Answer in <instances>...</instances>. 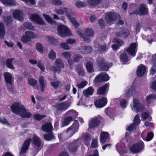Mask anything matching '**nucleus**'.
Here are the masks:
<instances>
[{
	"mask_svg": "<svg viewBox=\"0 0 156 156\" xmlns=\"http://www.w3.org/2000/svg\"><path fill=\"white\" fill-rule=\"evenodd\" d=\"M144 147V144L143 141H141L133 144L129 147V149L130 151L133 153L138 154L142 152Z\"/></svg>",
	"mask_w": 156,
	"mask_h": 156,
	"instance_id": "f257e3e1",
	"label": "nucleus"
},
{
	"mask_svg": "<svg viewBox=\"0 0 156 156\" xmlns=\"http://www.w3.org/2000/svg\"><path fill=\"white\" fill-rule=\"evenodd\" d=\"M131 108L133 111L136 112H142L144 109V105L140 103L137 98H135L133 100Z\"/></svg>",
	"mask_w": 156,
	"mask_h": 156,
	"instance_id": "f03ea898",
	"label": "nucleus"
},
{
	"mask_svg": "<svg viewBox=\"0 0 156 156\" xmlns=\"http://www.w3.org/2000/svg\"><path fill=\"white\" fill-rule=\"evenodd\" d=\"M101 120V116L99 115L92 118L89 122V128L94 129L97 127L100 124Z\"/></svg>",
	"mask_w": 156,
	"mask_h": 156,
	"instance_id": "7ed1b4c3",
	"label": "nucleus"
},
{
	"mask_svg": "<svg viewBox=\"0 0 156 156\" xmlns=\"http://www.w3.org/2000/svg\"><path fill=\"white\" fill-rule=\"evenodd\" d=\"M57 30L58 35L62 37L71 35L70 30L63 25L58 26Z\"/></svg>",
	"mask_w": 156,
	"mask_h": 156,
	"instance_id": "20e7f679",
	"label": "nucleus"
},
{
	"mask_svg": "<svg viewBox=\"0 0 156 156\" xmlns=\"http://www.w3.org/2000/svg\"><path fill=\"white\" fill-rule=\"evenodd\" d=\"M24 108L20 103L16 102L12 106L11 109L14 113L20 115L24 111Z\"/></svg>",
	"mask_w": 156,
	"mask_h": 156,
	"instance_id": "39448f33",
	"label": "nucleus"
},
{
	"mask_svg": "<svg viewBox=\"0 0 156 156\" xmlns=\"http://www.w3.org/2000/svg\"><path fill=\"white\" fill-rule=\"evenodd\" d=\"M36 37V35L34 33L31 31H28L25 32V35L21 37V40L23 43H26L30 41L32 38H34Z\"/></svg>",
	"mask_w": 156,
	"mask_h": 156,
	"instance_id": "423d86ee",
	"label": "nucleus"
},
{
	"mask_svg": "<svg viewBox=\"0 0 156 156\" xmlns=\"http://www.w3.org/2000/svg\"><path fill=\"white\" fill-rule=\"evenodd\" d=\"M118 17L120 18V15L115 12H108L106 13L105 19L108 24H110L117 20Z\"/></svg>",
	"mask_w": 156,
	"mask_h": 156,
	"instance_id": "0eeeda50",
	"label": "nucleus"
},
{
	"mask_svg": "<svg viewBox=\"0 0 156 156\" xmlns=\"http://www.w3.org/2000/svg\"><path fill=\"white\" fill-rule=\"evenodd\" d=\"M109 77L106 73H101L97 75L94 80V83L105 82L108 80Z\"/></svg>",
	"mask_w": 156,
	"mask_h": 156,
	"instance_id": "6e6552de",
	"label": "nucleus"
},
{
	"mask_svg": "<svg viewBox=\"0 0 156 156\" xmlns=\"http://www.w3.org/2000/svg\"><path fill=\"white\" fill-rule=\"evenodd\" d=\"M31 141V138L27 139L23 144L20 153V156H25L26 153L29 148L30 143Z\"/></svg>",
	"mask_w": 156,
	"mask_h": 156,
	"instance_id": "1a4fd4ad",
	"label": "nucleus"
},
{
	"mask_svg": "<svg viewBox=\"0 0 156 156\" xmlns=\"http://www.w3.org/2000/svg\"><path fill=\"white\" fill-rule=\"evenodd\" d=\"M32 143L37 148L36 151L37 152H38L43 146V144L42 143L41 140L36 135H34L32 138Z\"/></svg>",
	"mask_w": 156,
	"mask_h": 156,
	"instance_id": "9d476101",
	"label": "nucleus"
},
{
	"mask_svg": "<svg viewBox=\"0 0 156 156\" xmlns=\"http://www.w3.org/2000/svg\"><path fill=\"white\" fill-rule=\"evenodd\" d=\"M137 51V44L136 43H132L130 45L129 47L128 48L126 51L130 55L134 57L136 55Z\"/></svg>",
	"mask_w": 156,
	"mask_h": 156,
	"instance_id": "9b49d317",
	"label": "nucleus"
},
{
	"mask_svg": "<svg viewBox=\"0 0 156 156\" xmlns=\"http://www.w3.org/2000/svg\"><path fill=\"white\" fill-rule=\"evenodd\" d=\"M31 21L39 25H44L45 23L40 16L37 14H32L30 16Z\"/></svg>",
	"mask_w": 156,
	"mask_h": 156,
	"instance_id": "f8f14e48",
	"label": "nucleus"
},
{
	"mask_svg": "<svg viewBox=\"0 0 156 156\" xmlns=\"http://www.w3.org/2000/svg\"><path fill=\"white\" fill-rule=\"evenodd\" d=\"M69 106L67 103H61L56 104L54 107L57 111L62 112L67 109Z\"/></svg>",
	"mask_w": 156,
	"mask_h": 156,
	"instance_id": "ddd939ff",
	"label": "nucleus"
},
{
	"mask_svg": "<svg viewBox=\"0 0 156 156\" xmlns=\"http://www.w3.org/2000/svg\"><path fill=\"white\" fill-rule=\"evenodd\" d=\"M107 103V99L105 97L97 100L95 102L94 104L96 107L101 108L105 106Z\"/></svg>",
	"mask_w": 156,
	"mask_h": 156,
	"instance_id": "4468645a",
	"label": "nucleus"
},
{
	"mask_svg": "<svg viewBox=\"0 0 156 156\" xmlns=\"http://www.w3.org/2000/svg\"><path fill=\"white\" fill-rule=\"evenodd\" d=\"M136 93V91L135 87L133 86L129 87L125 91V95L128 97L135 94Z\"/></svg>",
	"mask_w": 156,
	"mask_h": 156,
	"instance_id": "2eb2a0df",
	"label": "nucleus"
},
{
	"mask_svg": "<svg viewBox=\"0 0 156 156\" xmlns=\"http://www.w3.org/2000/svg\"><path fill=\"white\" fill-rule=\"evenodd\" d=\"M4 79L5 82L7 84L12 85L14 80L12 74L8 72L5 73L4 74Z\"/></svg>",
	"mask_w": 156,
	"mask_h": 156,
	"instance_id": "dca6fc26",
	"label": "nucleus"
},
{
	"mask_svg": "<svg viewBox=\"0 0 156 156\" xmlns=\"http://www.w3.org/2000/svg\"><path fill=\"white\" fill-rule=\"evenodd\" d=\"M114 41L115 43H116V44H112V48L115 50H117L119 47L124 44L123 41L119 39L115 38Z\"/></svg>",
	"mask_w": 156,
	"mask_h": 156,
	"instance_id": "f3484780",
	"label": "nucleus"
},
{
	"mask_svg": "<svg viewBox=\"0 0 156 156\" xmlns=\"http://www.w3.org/2000/svg\"><path fill=\"white\" fill-rule=\"evenodd\" d=\"M13 17L16 19L21 21L23 20V14L22 11L15 10L12 13Z\"/></svg>",
	"mask_w": 156,
	"mask_h": 156,
	"instance_id": "a211bd4d",
	"label": "nucleus"
},
{
	"mask_svg": "<svg viewBox=\"0 0 156 156\" xmlns=\"http://www.w3.org/2000/svg\"><path fill=\"white\" fill-rule=\"evenodd\" d=\"M146 67L142 65H141L138 67L137 74L139 77L142 76L145 74L146 71Z\"/></svg>",
	"mask_w": 156,
	"mask_h": 156,
	"instance_id": "6ab92c4d",
	"label": "nucleus"
},
{
	"mask_svg": "<svg viewBox=\"0 0 156 156\" xmlns=\"http://www.w3.org/2000/svg\"><path fill=\"white\" fill-rule=\"evenodd\" d=\"M94 92V88L92 87H90L83 90V95L86 97H88L92 95Z\"/></svg>",
	"mask_w": 156,
	"mask_h": 156,
	"instance_id": "aec40b11",
	"label": "nucleus"
},
{
	"mask_svg": "<svg viewBox=\"0 0 156 156\" xmlns=\"http://www.w3.org/2000/svg\"><path fill=\"white\" fill-rule=\"evenodd\" d=\"M109 137V134L107 132H101L100 137V140L101 143H105L106 140Z\"/></svg>",
	"mask_w": 156,
	"mask_h": 156,
	"instance_id": "412c9836",
	"label": "nucleus"
},
{
	"mask_svg": "<svg viewBox=\"0 0 156 156\" xmlns=\"http://www.w3.org/2000/svg\"><path fill=\"white\" fill-rule=\"evenodd\" d=\"M0 1L6 6H15L16 3L14 0H0Z\"/></svg>",
	"mask_w": 156,
	"mask_h": 156,
	"instance_id": "4be33fe9",
	"label": "nucleus"
},
{
	"mask_svg": "<svg viewBox=\"0 0 156 156\" xmlns=\"http://www.w3.org/2000/svg\"><path fill=\"white\" fill-rule=\"evenodd\" d=\"M79 145L77 140L69 145V150L73 152H76L78 149Z\"/></svg>",
	"mask_w": 156,
	"mask_h": 156,
	"instance_id": "5701e85b",
	"label": "nucleus"
},
{
	"mask_svg": "<svg viewBox=\"0 0 156 156\" xmlns=\"http://www.w3.org/2000/svg\"><path fill=\"white\" fill-rule=\"evenodd\" d=\"M39 81L40 84V87L41 88V91L42 92H44V90L45 86L46 85V81L44 80L42 76H41L39 77Z\"/></svg>",
	"mask_w": 156,
	"mask_h": 156,
	"instance_id": "b1692460",
	"label": "nucleus"
},
{
	"mask_svg": "<svg viewBox=\"0 0 156 156\" xmlns=\"http://www.w3.org/2000/svg\"><path fill=\"white\" fill-rule=\"evenodd\" d=\"M41 128L44 131L50 132L52 131V126L50 123H47L43 126Z\"/></svg>",
	"mask_w": 156,
	"mask_h": 156,
	"instance_id": "393cba45",
	"label": "nucleus"
},
{
	"mask_svg": "<svg viewBox=\"0 0 156 156\" xmlns=\"http://www.w3.org/2000/svg\"><path fill=\"white\" fill-rule=\"evenodd\" d=\"M66 115L69 116V117L72 118L73 120L75 119L78 116V113L77 112L74 110H71L66 113Z\"/></svg>",
	"mask_w": 156,
	"mask_h": 156,
	"instance_id": "a878e982",
	"label": "nucleus"
},
{
	"mask_svg": "<svg viewBox=\"0 0 156 156\" xmlns=\"http://www.w3.org/2000/svg\"><path fill=\"white\" fill-rule=\"evenodd\" d=\"M48 133H45L44 134V139L46 140L50 141L52 139H55V137L52 131Z\"/></svg>",
	"mask_w": 156,
	"mask_h": 156,
	"instance_id": "bb28decb",
	"label": "nucleus"
},
{
	"mask_svg": "<svg viewBox=\"0 0 156 156\" xmlns=\"http://www.w3.org/2000/svg\"><path fill=\"white\" fill-rule=\"evenodd\" d=\"M80 50L83 53H89L91 52L92 49L91 47L89 46L87 47L83 46L80 48Z\"/></svg>",
	"mask_w": 156,
	"mask_h": 156,
	"instance_id": "cd10ccee",
	"label": "nucleus"
},
{
	"mask_svg": "<svg viewBox=\"0 0 156 156\" xmlns=\"http://www.w3.org/2000/svg\"><path fill=\"white\" fill-rule=\"evenodd\" d=\"M91 136L88 133L85 134L84 136V142L85 145L88 146L90 144Z\"/></svg>",
	"mask_w": 156,
	"mask_h": 156,
	"instance_id": "c85d7f7f",
	"label": "nucleus"
},
{
	"mask_svg": "<svg viewBox=\"0 0 156 156\" xmlns=\"http://www.w3.org/2000/svg\"><path fill=\"white\" fill-rule=\"evenodd\" d=\"M108 87V85L106 84L104 86L100 87L98 90V94L99 95H103L105 94L106 90Z\"/></svg>",
	"mask_w": 156,
	"mask_h": 156,
	"instance_id": "c756f323",
	"label": "nucleus"
},
{
	"mask_svg": "<svg viewBox=\"0 0 156 156\" xmlns=\"http://www.w3.org/2000/svg\"><path fill=\"white\" fill-rule=\"evenodd\" d=\"M5 32L4 26L2 22H0V37L1 38H4Z\"/></svg>",
	"mask_w": 156,
	"mask_h": 156,
	"instance_id": "7c9ffc66",
	"label": "nucleus"
},
{
	"mask_svg": "<svg viewBox=\"0 0 156 156\" xmlns=\"http://www.w3.org/2000/svg\"><path fill=\"white\" fill-rule=\"evenodd\" d=\"M86 67L88 72L91 73L94 71L93 63L89 61L87 62L86 64Z\"/></svg>",
	"mask_w": 156,
	"mask_h": 156,
	"instance_id": "2f4dec72",
	"label": "nucleus"
},
{
	"mask_svg": "<svg viewBox=\"0 0 156 156\" xmlns=\"http://www.w3.org/2000/svg\"><path fill=\"white\" fill-rule=\"evenodd\" d=\"M112 65V64L111 63H106L105 62L100 67L102 70L107 71L111 67Z\"/></svg>",
	"mask_w": 156,
	"mask_h": 156,
	"instance_id": "473e14b6",
	"label": "nucleus"
},
{
	"mask_svg": "<svg viewBox=\"0 0 156 156\" xmlns=\"http://www.w3.org/2000/svg\"><path fill=\"white\" fill-rule=\"evenodd\" d=\"M20 115L21 117L23 118H26L30 117L32 115V114L30 112H26V110L25 108H24V111H23L22 113H21Z\"/></svg>",
	"mask_w": 156,
	"mask_h": 156,
	"instance_id": "72a5a7b5",
	"label": "nucleus"
},
{
	"mask_svg": "<svg viewBox=\"0 0 156 156\" xmlns=\"http://www.w3.org/2000/svg\"><path fill=\"white\" fill-rule=\"evenodd\" d=\"M14 59L13 58H10L6 60V65L8 68L11 69H15L14 67L12 65V61Z\"/></svg>",
	"mask_w": 156,
	"mask_h": 156,
	"instance_id": "f704fd0d",
	"label": "nucleus"
},
{
	"mask_svg": "<svg viewBox=\"0 0 156 156\" xmlns=\"http://www.w3.org/2000/svg\"><path fill=\"white\" fill-rule=\"evenodd\" d=\"M50 83L51 85L55 89L58 88L62 85L61 82L58 80L51 82Z\"/></svg>",
	"mask_w": 156,
	"mask_h": 156,
	"instance_id": "c9c22d12",
	"label": "nucleus"
},
{
	"mask_svg": "<svg viewBox=\"0 0 156 156\" xmlns=\"http://www.w3.org/2000/svg\"><path fill=\"white\" fill-rule=\"evenodd\" d=\"M102 0H88V3L91 6H95L101 3Z\"/></svg>",
	"mask_w": 156,
	"mask_h": 156,
	"instance_id": "e433bc0d",
	"label": "nucleus"
},
{
	"mask_svg": "<svg viewBox=\"0 0 156 156\" xmlns=\"http://www.w3.org/2000/svg\"><path fill=\"white\" fill-rule=\"evenodd\" d=\"M55 65L61 69L64 67V64L62 60L60 59H58L56 60L55 62Z\"/></svg>",
	"mask_w": 156,
	"mask_h": 156,
	"instance_id": "4c0bfd02",
	"label": "nucleus"
},
{
	"mask_svg": "<svg viewBox=\"0 0 156 156\" xmlns=\"http://www.w3.org/2000/svg\"><path fill=\"white\" fill-rule=\"evenodd\" d=\"M156 99V95L152 94L149 95L146 97V100L147 102L151 103L152 100Z\"/></svg>",
	"mask_w": 156,
	"mask_h": 156,
	"instance_id": "58836bf2",
	"label": "nucleus"
},
{
	"mask_svg": "<svg viewBox=\"0 0 156 156\" xmlns=\"http://www.w3.org/2000/svg\"><path fill=\"white\" fill-rule=\"evenodd\" d=\"M120 57L121 61L123 62H126L128 61L127 54L125 52H123L122 53Z\"/></svg>",
	"mask_w": 156,
	"mask_h": 156,
	"instance_id": "ea45409f",
	"label": "nucleus"
},
{
	"mask_svg": "<svg viewBox=\"0 0 156 156\" xmlns=\"http://www.w3.org/2000/svg\"><path fill=\"white\" fill-rule=\"evenodd\" d=\"M70 127L77 132L78 130L79 127V122L77 120H75L74 122L72 125Z\"/></svg>",
	"mask_w": 156,
	"mask_h": 156,
	"instance_id": "a19ab883",
	"label": "nucleus"
},
{
	"mask_svg": "<svg viewBox=\"0 0 156 156\" xmlns=\"http://www.w3.org/2000/svg\"><path fill=\"white\" fill-rule=\"evenodd\" d=\"M121 32L122 33V35L124 38H126L130 34V31L127 29L122 28L121 29Z\"/></svg>",
	"mask_w": 156,
	"mask_h": 156,
	"instance_id": "79ce46f5",
	"label": "nucleus"
},
{
	"mask_svg": "<svg viewBox=\"0 0 156 156\" xmlns=\"http://www.w3.org/2000/svg\"><path fill=\"white\" fill-rule=\"evenodd\" d=\"M147 40L148 43L151 44L153 41L156 40V36L154 34H152L151 35L147 36Z\"/></svg>",
	"mask_w": 156,
	"mask_h": 156,
	"instance_id": "37998d69",
	"label": "nucleus"
},
{
	"mask_svg": "<svg viewBox=\"0 0 156 156\" xmlns=\"http://www.w3.org/2000/svg\"><path fill=\"white\" fill-rule=\"evenodd\" d=\"M25 27L27 29L34 30V27L30 23L26 22L24 24Z\"/></svg>",
	"mask_w": 156,
	"mask_h": 156,
	"instance_id": "c03bdc74",
	"label": "nucleus"
},
{
	"mask_svg": "<svg viewBox=\"0 0 156 156\" xmlns=\"http://www.w3.org/2000/svg\"><path fill=\"white\" fill-rule=\"evenodd\" d=\"M76 132L70 127H69L66 131V133L68 134L69 136H72Z\"/></svg>",
	"mask_w": 156,
	"mask_h": 156,
	"instance_id": "a18cd8bd",
	"label": "nucleus"
},
{
	"mask_svg": "<svg viewBox=\"0 0 156 156\" xmlns=\"http://www.w3.org/2000/svg\"><path fill=\"white\" fill-rule=\"evenodd\" d=\"M85 35L88 37H91L94 34V32L90 28L87 29L85 32Z\"/></svg>",
	"mask_w": 156,
	"mask_h": 156,
	"instance_id": "49530a36",
	"label": "nucleus"
},
{
	"mask_svg": "<svg viewBox=\"0 0 156 156\" xmlns=\"http://www.w3.org/2000/svg\"><path fill=\"white\" fill-rule=\"evenodd\" d=\"M108 49V48L105 45H101L98 48V51L101 53L105 52Z\"/></svg>",
	"mask_w": 156,
	"mask_h": 156,
	"instance_id": "de8ad7c7",
	"label": "nucleus"
},
{
	"mask_svg": "<svg viewBox=\"0 0 156 156\" xmlns=\"http://www.w3.org/2000/svg\"><path fill=\"white\" fill-rule=\"evenodd\" d=\"M140 119L139 115L138 114L134 118L133 123L136 126H137L140 123Z\"/></svg>",
	"mask_w": 156,
	"mask_h": 156,
	"instance_id": "09e8293b",
	"label": "nucleus"
},
{
	"mask_svg": "<svg viewBox=\"0 0 156 156\" xmlns=\"http://www.w3.org/2000/svg\"><path fill=\"white\" fill-rule=\"evenodd\" d=\"M50 69L52 71L55 73L58 72V73H60L61 71V68L58 67L57 66L56 67L55 66H52L50 68Z\"/></svg>",
	"mask_w": 156,
	"mask_h": 156,
	"instance_id": "8fccbe9b",
	"label": "nucleus"
},
{
	"mask_svg": "<svg viewBox=\"0 0 156 156\" xmlns=\"http://www.w3.org/2000/svg\"><path fill=\"white\" fill-rule=\"evenodd\" d=\"M97 62L98 66L100 67L105 62L104 58L100 57L97 58Z\"/></svg>",
	"mask_w": 156,
	"mask_h": 156,
	"instance_id": "3c124183",
	"label": "nucleus"
},
{
	"mask_svg": "<svg viewBox=\"0 0 156 156\" xmlns=\"http://www.w3.org/2000/svg\"><path fill=\"white\" fill-rule=\"evenodd\" d=\"M82 58L83 57L80 54H75L73 58V61L75 62H78L80 61V60L82 59Z\"/></svg>",
	"mask_w": 156,
	"mask_h": 156,
	"instance_id": "603ef678",
	"label": "nucleus"
},
{
	"mask_svg": "<svg viewBox=\"0 0 156 156\" xmlns=\"http://www.w3.org/2000/svg\"><path fill=\"white\" fill-rule=\"evenodd\" d=\"M43 16L45 19L50 23L54 24V23H55V22L52 20V19L48 15L43 14Z\"/></svg>",
	"mask_w": 156,
	"mask_h": 156,
	"instance_id": "864d4df0",
	"label": "nucleus"
},
{
	"mask_svg": "<svg viewBox=\"0 0 156 156\" xmlns=\"http://www.w3.org/2000/svg\"><path fill=\"white\" fill-rule=\"evenodd\" d=\"M46 116L45 115H41L39 114H36L34 116V118L37 120H40L43 118L45 117Z\"/></svg>",
	"mask_w": 156,
	"mask_h": 156,
	"instance_id": "5fc2aeb1",
	"label": "nucleus"
},
{
	"mask_svg": "<svg viewBox=\"0 0 156 156\" xmlns=\"http://www.w3.org/2000/svg\"><path fill=\"white\" fill-rule=\"evenodd\" d=\"M105 112L106 114L109 116L112 115L114 114L113 111L111 108H108L106 109Z\"/></svg>",
	"mask_w": 156,
	"mask_h": 156,
	"instance_id": "6e6d98bb",
	"label": "nucleus"
},
{
	"mask_svg": "<svg viewBox=\"0 0 156 156\" xmlns=\"http://www.w3.org/2000/svg\"><path fill=\"white\" fill-rule=\"evenodd\" d=\"M136 12L137 14L140 15H144L147 14V10H135L133 13L134 14H136Z\"/></svg>",
	"mask_w": 156,
	"mask_h": 156,
	"instance_id": "4d7b16f0",
	"label": "nucleus"
},
{
	"mask_svg": "<svg viewBox=\"0 0 156 156\" xmlns=\"http://www.w3.org/2000/svg\"><path fill=\"white\" fill-rule=\"evenodd\" d=\"M36 48L37 50L40 52H42L43 51L42 45L40 43H37L36 44Z\"/></svg>",
	"mask_w": 156,
	"mask_h": 156,
	"instance_id": "13d9d810",
	"label": "nucleus"
},
{
	"mask_svg": "<svg viewBox=\"0 0 156 156\" xmlns=\"http://www.w3.org/2000/svg\"><path fill=\"white\" fill-rule=\"evenodd\" d=\"M69 19L74 26H75L76 28L78 27L79 26V23L76 20L75 18H73L72 17L70 18H69Z\"/></svg>",
	"mask_w": 156,
	"mask_h": 156,
	"instance_id": "bf43d9fd",
	"label": "nucleus"
},
{
	"mask_svg": "<svg viewBox=\"0 0 156 156\" xmlns=\"http://www.w3.org/2000/svg\"><path fill=\"white\" fill-rule=\"evenodd\" d=\"M4 19L7 25H9L12 22V18L10 17H4Z\"/></svg>",
	"mask_w": 156,
	"mask_h": 156,
	"instance_id": "052dcab7",
	"label": "nucleus"
},
{
	"mask_svg": "<svg viewBox=\"0 0 156 156\" xmlns=\"http://www.w3.org/2000/svg\"><path fill=\"white\" fill-rule=\"evenodd\" d=\"M28 84L30 86H34L37 82V80L33 78H29L28 80Z\"/></svg>",
	"mask_w": 156,
	"mask_h": 156,
	"instance_id": "680f3d73",
	"label": "nucleus"
},
{
	"mask_svg": "<svg viewBox=\"0 0 156 156\" xmlns=\"http://www.w3.org/2000/svg\"><path fill=\"white\" fill-rule=\"evenodd\" d=\"M48 55L49 58L51 59H54L56 57V54L52 49L51 50L50 53Z\"/></svg>",
	"mask_w": 156,
	"mask_h": 156,
	"instance_id": "e2e57ef3",
	"label": "nucleus"
},
{
	"mask_svg": "<svg viewBox=\"0 0 156 156\" xmlns=\"http://www.w3.org/2000/svg\"><path fill=\"white\" fill-rule=\"evenodd\" d=\"M72 120H73V119L72 118L68 116L65 118L63 122V124L66 126Z\"/></svg>",
	"mask_w": 156,
	"mask_h": 156,
	"instance_id": "0e129e2a",
	"label": "nucleus"
},
{
	"mask_svg": "<svg viewBox=\"0 0 156 156\" xmlns=\"http://www.w3.org/2000/svg\"><path fill=\"white\" fill-rule=\"evenodd\" d=\"M48 38L49 41L53 44H55L57 42V40L52 36H49L48 37Z\"/></svg>",
	"mask_w": 156,
	"mask_h": 156,
	"instance_id": "69168bd1",
	"label": "nucleus"
},
{
	"mask_svg": "<svg viewBox=\"0 0 156 156\" xmlns=\"http://www.w3.org/2000/svg\"><path fill=\"white\" fill-rule=\"evenodd\" d=\"M75 5L79 8L86 6L87 5L86 3H83L81 2H76L75 3Z\"/></svg>",
	"mask_w": 156,
	"mask_h": 156,
	"instance_id": "338daca9",
	"label": "nucleus"
},
{
	"mask_svg": "<svg viewBox=\"0 0 156 156\" xmlns=\"http://www.w3.org/2000/svg\"><path fill=\"white\" fill-rule=\"evenodd\" d=\"M150 72V75H152L156 73V63L154 64V66L152 67Z\"/></svg>",
	"mask_w": 156,
	"mask_h": 156,
	"instance_id": "774afa93",
	"label": "nucleus"
}]
</instances>
